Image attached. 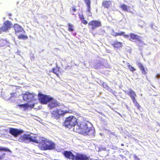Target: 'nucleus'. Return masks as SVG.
<instances>
[{"label":"nucleus","mask_w":160,"mask_h":160,"mask_svg":"<svg viewBox=\"0 0 160 160\" xmlns=\"http://www.w3.org/2000/svg\"><path fill=\"white\" fill-rule=\"evenodd\" d=\"M101 150H103V151H108V150H107V149L106 148H102Z\"/></svg>","instance_id":"58836bf2"},{"label":"nucleus","mask_w":160,"mask_h":160,"mask_svg":"<svg viewBox=\"0 0 160 160\" xmlns=\"http://www.w3.org/2000/svg\"><path fill=\"white\" fill-rule=\"evenodd\" d=\"M77 119L73 116H70L66 119L64 125L66 127L69 128V126H74L77 124Z\"/></svg>","instance_id":"20e7f679"},{"label":"nucleus","mask_w":160,"mask_h":160,"mask_svg":"<svg viewBox=\"0 0 160 160\" xmlns=\"http://www.w3.org/2000/svg\"><path fill=\"white\" fill-rule=\"evenodd\" d=\"M112 45L115 49L120 48L122 46V43L118 41L115 42Z\"/></svg>","instance_id":"412c9836"},{"label":"nucleus","mask_w":160,"mask_h":160,"mask_svg":"<svg viewBox=\"0 0 160 160\" xmlns=\"http://www.w3.org/2000/svg\"><path fill=\"white\" fill-rule=\"evenodd\" d=\"M12 26V24L11 22L6 21L4 22L2 27L0 29L2 31L6 32L9 30Z\"/></svg>","instance_id":"0eeeda50"},{"label":"nucleus","mask_w":160,"mask_h":160,"mask_svg":"<svg viewBox=\"0 0 160 160\" xmlns=\"http://www.w3.org/2000/svg\"><path fill=\"white\" fill-rule=\"evenodd\" d=\"M120 7L124 10L125 11H126L127 12H131V11L130 9V7H128L127 6L124 4H122L120 5Z\"/></svg>","instance_id":"6ab92c4d"},{"label":"nucleus","mask_w":160,"mask_h":160,"mask_svg":"<svg viewBox=\"0 0 160 160\" xmlns=\"http://www.w3.org/2000/svg\"><path fill=\"white\" fill-rule=\"evenodd\" d=\"M79 18L81 19H82V20L84 19V16L82 14H79Z\"/></svg>","instance_id":"72a5a7b5"},{"label":"nucleus","mask_w":160,"mask_h":160,"mask_svg":"<svg viewBox=\"0 0 160 160\" xmlns=\"http://www.w3.org/2000/svg\"><path fill=\"white\" fill-rule=\"evenodd\" d=\"M52 117H54V118H58L59 117L58 109L53 110L52 112Z\"/></svg>","instance_id":"aec40b11"},{"label":"nucleus","mask_w":160,"mask_h":160,"mask_svg":"<svg viewBox=\"0 0 160 160\" xmlns=\"http://www.w3.org/2000/svg\"><path fill=\"white\" fill-rule=\"evenodd\" d=\"M121 145L122 146H124V144L122 143V144H121Z\"/></svg>","instance_id":"79ce46f5"},{"label":"nucleus","mask_w":160,"mask_h":160,"mask_svg":"<svg viewBox=\"0 0 160 160\" xmlns=\"http://www.w3.org/2000/svg\"><path fill=\"white\" fill-rule=\"evenodd\" d=\"M138 65L139 68H140V69H143V66L141 63H139L138 64Z\"/></svg>","instance_id":"473e14b6"},{"label":"nucleus","mask_w":160,"mask_h":160,"mask_svg":"<svg viewBox=\"0 0 160 160\" xmlns=\"http://www.w3.org/2000/svg\"><path fill=\"white\" fill-rule=\"evenodd\" d=\"M8 151L10 152H11V151L8 148L2 147H0V151Z\"/></svg>","instance_id":"393cba45"},{"label":"nucleus","mask_w":160,"mask_h":160,"mask_svg":"<svg viewBox=\"0 0 160 160\" xmlns=\"http://www.w3.org/2000/svg\"><path fill=\"white\" fill-rule=\"evenodd\" d=\"M72 10L74 12H75L76 10V9L74 7H73L72 8Z\"/></svg>","instance_id":"ea45409f"},{"label":"nucleus","mask_w":160,"mask_h":160,"mask_svg":"<svg viewBox=\"0 0 160 160\" xmlns=\"http://www.w3.org/2000/svg\"><path fill=\"white\" fill-rule=\"evenodd\" d=\"M41 142L38 145L39 148L42 150H52L55 148L54 143L51 141L43 138Z\"/></svg>","instance_id":"7ed1b4c3"},{"label":"nucleus","mask_w":160,"mask_h":160,"mask_svg":"<svg viewBox=\"0 0 160 160\" xmlns=\"http://www.w3.org/2000/svg\"><path fill=\"white\" fill-rule=\"evenodd\" d=\"M6 42L4 40H0V47L4 46V44L6 43Z\"/></svg>","instance_id":"cd10ccee"},{"label":"nucleus","mask_w":160,"mask_h":160,"mask_svg":"<svg viewBox=\"0 0 160 160\" xmlns=\"http://www.w3.org/2000/svg\"><path fill=\"white\" fill-rule=\"evenodd\" d=\"M122 36L125 38H128L129 37V35L125 34V33L123 32H119L117 33V36Z\"/></svg>","instance_id":"5701e85b"},{"label":"nucleus","mask_w":160,"mask_h":160,"mask_svg":"<svg viewBox=\"0 0 160 160\" xmlns=\"http://www.w3.org/2000/svg\"><path fill=\"white\" fill-rule=\"evenodd\" d=\"M52 72L56 74V75H58V71L57 70V69L53 68L52 69Z\"/></svg>","instance_id":"7c9ffc66"},{"label":"nucleus","mask_w":160,"mask_h":160,"mask_svg":"<svg viewBox=\"0 0 160 160\" xmlns=\"http://www.w3.org/2000/svg\"><path fill=\"white\" fill-rule=\"evenodd\" d=\"M133 103H134L135 105L138 108V109H139V108L140 107L139 106V104L137 102L136 99L132 100Z\"/></svg>","instance_id":"bb28decb"},{"label":"nucleus","mask_w":160,"mask_h":160,"mask_svg":"<svg viewBox=\"0 0 160 160\" xmlns=\"http://www.w3.org/2000/svg\"><path fill=\"white\" fill-rule=\"evenodd\" d=\"M38 97L39 101L42 104H46L52 99V98L49 96L40 93H38Z\"/></svg>","instance_id":"39448f33"},{"label":"nucleus","mask_w":160,"mask_h":160,"mask_svg":"<svg viewBox=\"0 0 160 160\" xmlns=\"http://www.w3.org/2000/svg\"><path fill=\"white\" fill-rule=\"evenodd\" d=\"M102 6L105 8H108L112 5V2L110 1H104L102 3Z\"/></svg>","instance_id":"f3484780"},{"label":"nucleus","mask_w":160,"mask_h":160,"mask_svg":"<svg viewBox=\"0 0 160 160\" xmlns=\"http://www.w3.org/2000/svg\"><path fill=\"white\" fill-rule=\"evenodd\" d=\"M88 24L89 25L92 26V29H94L96 28L101 26V23L98 21H92L90 22Z\"/></svg>","instance_id":"9d476101"},{"label":"nucleus","mask_w":160,"mask_h":160,"mask_svg":"<svg viewBox=\"0 0 160 160\" xmlns=\"http://www.w3.org/2000/svg\"><path fill=\"white\" fill-rule=\"evenodd\" d=\"M22 95L23 100L24 101L28 102H32L33 103L32 104L27 103L19 105L17 106V108L21 109L23 108L24 110L28 109V107L34 108V104L36 103V101H37L35 97V95L33 93H30L28 92H26L25 93H22Z\"/></svg>","instance_id":"f257e3e1"},{"label":"nucleus","mask_w":160,"mask_h":160,"mask_svg":"<svg viewBox=\"0 0 160 160\" xmlns=\"http://www.w3.org/2000/svg\"><path fill=\"white\" fill-rule=\"evenodd\" d=\"M48 102H49V103L48 105V106L50 108L56 107L58 105V103L57 101L53 99L52 98Z\"/></svg>","instance_id":"ddd939ff"},{"label":"nucleus","mask_w":160,"mask_h":160,"mask_svg":"<svg viewBox=\"0 0 160 160\" xmlns=\"http://www.w3.org/2000/svg\"><path fill=\"white\" fill-rule=\"evenodd\" d=\"M84 2L87 6V11L89 12H90L91 8L90 7L91 1L90 0H84Z\"/></svg>","instance_id":"a211bd4d"},{"label":"nucleus","mask_w":160,"mask_h":160,"mask_svg":"<svg viewBox=\"0 0 160 160\" xmlns=\"http://www.w3.org/2000/svg\"><path fill=\"white\" fill-rule=\"evenodd\" d=\"M156 77L158 79H159L160 78V74H157Z\"/></svg>","instance_id":"4c0bfd02"},{"label":"nucleus","mask_w":160,"mask_h":160,"mask_svg":"<svg viewBox=\"0 0 160 160\" xmlns=\"http://www.w3.org/2000/svg\"><path fill=\"white\" fill-rule=\"evenodd\" d=\"M130 37L133 40L137 39L141 43L139 44L138 45L141 46L143 44V41L142 40V37L138 35L135 34L133 33H131L130 35Z\"/></svg>","instance_id":"9b49d317"},{"label":"nucleus","mask_w":160,"mask_h":160,"mask_svg":"<svg viewBox=\"0 0 160 160\" xmlns=\"http://www.w3.org/2000/svg\"><path fill=\"white\" fill-rule=\"evenodd\" d=\"M59 151H60V150H58V152H59Z\"/></svg>","instance_id":"37998d69"},{"label":"nucleus","mask_w":160,"mask_h":160,"mask_svg":"<svg viewBox=\"0 0 160 160\" xmlns=\"http://www.w3.org/2000/svg\"><path fill=\"white\" fill-rule=\"evenodd\" d=\"M140 69L142 71V73L143 74H146V72L145 71V70L144 68H143V69Z\"/></svg>","instance_id":"c9c22d12"},{"label":"nucleus","mask_w":160,"mask_h":160,"mask_svg":"<svg viewBox=\"0 0 160 160\" xmlns=\"http://www.w3.org/2000/svg\"><path fill=\"white\" fill-rule=\"evenodd\" d=\"M127 93L130 96L132 100L136 99L135 98L136 96V95L133 90L131 89H129Z\"/></svg>","instance_id":"2eb2a0df"},{"label":"nucleus","mask_w":160,"mask_h":160,"mask_svg":"<svg viewBox=\"0 0 160 160\" xmlns=\"http://www.w3.org/2000/svg\"><path fill=\"white\" fill-rule=\"evenodd\" d=\"M117 32H116L114 31L113 30L112 32V34L115 37H117Z\"/></svg>","instance_id":"c756f323"},{"label":"nucleus","mask_w":160,"mask_h":160,"mask_svg":"<svg viewBox=\"0 0 160 160\" xmlns=\"http://www.w3.org/2000/svg\"><path fill=\"white\" fill-rule=\"evenodd\" d=\"M28 135L24 134L21 136L19 140L20 142H28Z\"/></svg>","instance_id":"dca6fc26"},{"label":"nucleus","mask_w":160,"mask_h":160,"mask_svg":"<svg viewBox=\"0 0 160 160\" xmlns=\"http://www.w3.org/2000/svg\"><path fill=\"white\" fill-rule=\"evenodd\" d=\"M103 87L104 88H106V89H108V87H104V85H103Z\"/></svg>","instance_id":"a19ab883"},{"label":"nucleus","mask_w":160,"mask_h":160,"mask_svg":"<svg viewBox=\"0 0 160 160\" xmlns=\"http://www.w3.org/2000/svg\"><path fill=\"white\" fill-rule=\"evenodd\" d=\"M91 125L88 122H78L74 128L75 131L80 133L83 135H86L90 134L92 131L90 126Z\"/></svg>","instance_id":"f03ea898"},{"label":"nucleus","mask_w":160,"mask_h":160,"mask_svg":"<svg viewBox=\"0 0 160 160\" xmlns=\"http://www.w3.org/2000/svg\"><path fill=\"white\" fill-rule=\"evenodd\" d=\"M82 22L84 24H86L88 23L87 21L84 19L83 20Z\"/></svg>","instance_id":"e433bc0d"},{"label":"nucleus","mask_w":160,"mask_h":160,"mask_svg":"<svg viewBox=\"0 0 160 160\" xmlns=\"http://www.w3.org/2000/svg\"><path fill=\"white\" fill-rule=\"evenodd\" d=\"M68 29L71 32L73 31V26L72 24H68Z\"/></svg>","instance_id":"c85d7f7f"},{"label":"nucleus","mask_w":160,"mask_h":160,"mask_svg":"<svg viewBox=\"0 0 160 160\" xmlns=\"http://www.w3.org/2000/svg\"><path fill=\"white\" fill-rule=\"evenodd\" d=\"M23 132V130H19L16 129L10 128L9 132L14 137H17L18 135Z\"/></svg>","instance_id":"1a4fd4ad"},{"label":"nucleus","mask_w":160,"mask_h":160,"mask_svg":"<svg viewBox=\"0 0 160 160\" xmlns=\"http://www.w3.org/2000/svg\"><path fill=\"white\" fill-rule=\"evenodd\" d=\"M134 160H139V159L137 156L135 155L134 154L133 156Z\"/></svg>","instance_id":"2f4dec72"},{"label":"nucleus","mask_w":160,"mask_h":160,"mask_svg":"<svg viewBox=\"0 0 160 160\" xmlns=\"http://www.w3.org/2000/svg\"><path fill=\"white\" fill-rule=\"evenodd\" d=\"M90 158L85 154H82L80 153H77L75 155L74 160H88Z\"/></svg>","instance_id":"6e6552de"},{"label":"nucleus","mask_w":160,"mask_h":160,"mask_svg":"<svg viewBox=\"0 0 160 160\" xmlns=\"http://www.w3.org/2000/svg\"><path fill=\"white\" fill-rule=\"evenodd\" d=\"M5 154L4 153V154H3V155H2L0 156V160H2L5 157L4 156H5Z\"/></svg>","instance_id":"f704fd0d"},{"label":"nucleus","mask_w":160,"mask_h":160,"mask_svg":"<svg viewBox=\"0 0 160 160\" xmlns=\"http://www.w3.org/2000/svg\"><path fill=\"white\" fill-rule=\"evenodd\" d=\"M28 38V37L26 36H25L24 35H20L18 36V38L19 39H27Z\"/></svg>","instance_id":"a878e982"},{"label":"nucleus","mask_w":160,"mask_h":160,"mask_svg":"<svg viewBox=\"0 0 160 160\" xmlns=\"http://www.w3.org/2000/svg\"><path fill=\"white\" fill-rule=\"evenodd\" d=\"M43 138H40L37 135L33 134L28 135V142H32L40 144Z\"/></svg>","instance_id":"423d86ee"},{"label":"nucleus","mask_w":160,"mask_h":160,"mask_svg":"<svg viewBox=\"0 0 160 160\" xmlns=\"http://www.w3.org/2000/svg\"><path fill=\"white\" fill-rule=\"evenodd\" d=\"M63 154L67 158L74 160L75 156L70 151H65L64 152Z\"/></svg>","instance_id":"f8f14e48"},{"label":"nucleus","mask_w":160,"mask_h":160,"mask_svg":"<svg viewBox=\"0 0 160 160\" xmlns=\"http://www.w3.org/2000/svg\"><path fill=\"white\" fill-rule=\"evenodd\" d=\"M127 64L128 67V68L131 71L133 72L136 70V69L134 67L130 65L129 63H127Z\"/></svg>","instance_id":"b1692460"},{"label":"nucleus","mask_w":160,"mask_h":160,"mask_svg":"<svg viewBox=\"0 0 160 160\" xmlns=\"http://www.w3.org/2000/svg\"><path fill=\"white\" fill-rule=\"evenodd\" d=\"M58 111L59 116L60 115H64L65 113L68 112V109H67L65 110L62 109H58Z\"/></svg>","instance_id":"4be33fe9"},{"label":"nucleus","mask_w":160,"mask_h":160,"mask_svg":"<svg viewBox=\"0 0 160 160\" xmlns=\"http://www.w3.org/2000/svg\"><path fill=\"white\" fill-rule=\"evenodd\" d=\"M14 28L16 34H17L18 33L22 32L23 30L22 28L17 24L14 25Z\"/></svg>","instance_id":"4468645a"}]
</instances>
